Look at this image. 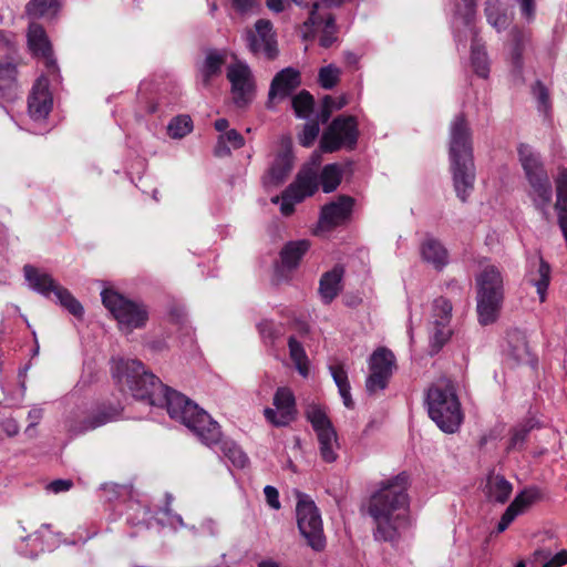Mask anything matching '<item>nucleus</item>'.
<instances>
[{"instance_id":"nucleus-1","label":"nucleus","mask_w":567,"mask_h":567,"mask_svg":"<svg viewBox=\"0 0 567 567\" xmlns=\"http://www.w3.org/2000/svg\"><path fill=\"white\" fill-rule=\"evenodd\" d=\"M122 392L152 406L166 408L171 419L190 430L202 443H212L219 435V424L183 393L165 385L145 370L138 360H120L113 372Z\"/></svg>"},{"instance_id":"nucleus-2","label":"nucleus","mask_w":567,"mask_h":567,"mask_svg":"<svg viewBox=\"0 0 567 567\" xmlns=\"http://www.w3.org/2000/svg\"><path fill=\"white\" fill-rule=\"evenodd\" d=\"M409 475L405 472L382 483L369 506V513L377 524L374 538L393 542L399 530L409 525Z\"/></svg>"},{"instance_id":"nucleus-3","label":"nucleus","mask_w":567,"mask_h":567,"mask_svg":"<svg viewBox=\"0 0 567 567\" xmlns=\"http://www.w3.org/2000/svg\"><path fill=\"white\" fill-rule=\"evenodd\" d=\"M449 156L456 196L466 202L474 189L475 166L472 133L464 114H458L451 123Z\"/></svg>"},{"instance_id":"nucleus-4","label":"nucleus","mask_w":567,"mask_h":567,"mask_svg":"<svg viewBox=\"0 0 567 567\" xmlns=\"http://www.w3.org/2000/svg\"><path fill=\"white\" fill-rule=\"evenodd\" d=\"M430 417L445 433H454L463 422L461 403L451 380H441L431 385L426 393Z\"/></svg>"},{"instance_id":"nucleus-5","label":"nucleus","mask_w":567,"mask_h":567,"mask_svg":"<svg viewBox=\"0 0 567 567\" xmlns=\"http://www.w3.org/2000/svg\"><path fill=\"white\" fill-rule=\"evenodd\" d=\"M476 285L478 322L483 326L494 323L504 301L503 277L499 269L493 265L486 266L477 276Z\"/></svg>"},{"instance_id":"nucleus-6","label":"nucleus","mask_w":567,"mask_h":567,"mask_svg":"<svg viewBox=\"0 0 567 567\" xmlns=\"http://www.w3.org/2000/svg\"><path fill=\"white\" fill-rule=\"evenodd\" d=\"M518 156L532 188L530 196L534 205L547 219V209L553 198V188L548 174L540 162L539 155L534 153L528 145L522 144L518 147Z\"/></svg>"},{"instance_id":"nucleus-7","label":"nucleus","mask_w":567,"mask_h":567,"mask_svg":"<svg viewBox=\"0 0 567 567\" xmlns=\"http://www.w3.org/2000/svg\"><path fill=\"white\" fill-rule=\"evenodd\" d=\"M101 297L104 307L117 321L121 331L131 333L146 326L150 313L143 302L131 300L112 289H104Z\"/></svg>"},{"instance_id":"nucleus-8","label":"nucleus","mask_w":567,"mask_h":567,"mask_svg":"<svg viewBox=\"0 0 567 567\" xmlns=\"http://www.w3.org/2000/svg\"><path fill=\"white\" fill-rule=\"evenodd\" d=\"M24 278L29 286L42 296L50 298L54 295L56 301L76 318H82L84 310L82 305L72 296V293L59 285L51 275L41 271L32 265L23 267Z\"/></svg>"},{"instance_id":"nucleus-9","label":"nucleus","mask_w":567,"mask_h":567,"mask_svg":"<svg viewBox=\"0 0 567 567\" xmlns=\"http://www.w3.org/2000/svg\"><path fill=\"white\" fill-rule=\"evenodd\" d=\"M297 499L296 516L299 532L313 550L320 551L326 546L320 512L308 495L298 492Z\"/></svg>"},{"instance_id":"nucleus-10","label":"nucleus","mask_w":567,"mask_h":567,"mask_svg":"<svg viewBox=\"0 0 567 567\" xmlns=\"http://www.w3.org/2000/svg\"><path fill=\"white\" fill-rule=\"evenodd\" d=\"M359 137L358 122L354 116L339 115L332 120L320 138L323 153H334L341 148L352 151Z\"/></svg>"},{"instance_id":"nucleus-11","label":"nucleus","mask_w":567,"mask_h":567,"mask_svg":"<svg viewBox=\"0 0 567 567\" xmlns=\"http://www.w3.org/2000/svg\"><path fill=\"white\" fill-rule=\"evenodd\" d=\"M370 374L367 378L365 388L369 393L384 390L395 369V357L386 348H378L369 359Z\"/></svg>"},{"instance_id":"nucleus-12","label":"nucleus","mask_w":567,"mask_h":567,"mask_svg":"<svg viewBox=\"0 0 567 567\" xmlns=\"http://www.w3.org/2000/svg\"><path fill=\"white\" fill-rule=\"evenodd\" d=\"M227 79L231 84L233 102L238 109H246L254 100L255 83L249 66L240 61L227 68Z\"/></svg>"},{"instance_id":"nucleus-13","label":"nucleus","mask_w":567,"mask_h":567,"mask_svg":"<svg viewBox=\"0 0 567 567\" xmlns=\"http://www.w3.org/2000/svg\"><path fill=\"white\" fill-rule=\"evenodd\" d=\"M245 41L249 51L255 55L262 54L268 60H274L278 54L272 23L269 20L259 19L255 23V30L246 31Z\"/></svg>"},{"instance_id":"nucleus-14","label":"nucleus","mask_w":567,"mask_h":567,"mask_svg":"<svg viewBox=\"0 0 567 567\" xmlns=\"http://www.w3.org/2000/svg\"><path fill=\"white\" fill-rule=\"evenodd\" d=\"M122 411L120 404L102 403L96 406L90 414L82 419H72L69 421V431L75 435L95 430L109 422L117 419Z\"/></svg>"},{"instance_id":"nucleus-15","label":"nucleus","mask_w":567,"mask_h":567,"mask_svg":"<svg viewBox=\"0 0 567 567\" xmlns=\"http://www.w3.org/2000/svg\"><path fill=\"white\" fill-rule=\"evenodd\" d=\"M274 405L276 410L266 408L264 415L266 420L275 426L288 425L296 415V400L289 388H278L274 395Z\"/></svg>"},{"instance_id":"nucleus-16","label":"nucleus","mask_w":567,"mask_h":567,"mask_svg":"<svg viewBox=\"0 0 567 567\" xmlns=\"http://www.w3.org/2000/svg\"><path fill=\"white\" fill-rule=\"evenodd\" d=\"M28 45L32 54L42 58L49 74L58 72V64L52 56V47L44 28L38 22H31L28 28Z\"/></svg>"},{"instance_id":"nucleus-17","label":"nucleus","mask_w":567,"mask_h":567,"mask_svg":"<svg viewBox=\"0 0 567 567\" xmlns=\"http://www.w3.org/2000/svg\"><path fill=\"white\" fill-rule=\"evenodd\" d=\"M353 206L354 199L351 196L341 195L321 208L319 221L326 228L341 226L350 220Z\"/></svg>"},{"instance_id":"nucleus-18","label":"nucleus","mask_w":567,"mask_h":567,"mask_svg":"<svg viewBox=\"0 0 567 567\" xmlns=\"http://www.w3.org/2000/svg\"><path fill=\"white\" fill-rule=\"evenodd\" d=\"M53 100L49 91V82L44 76L38 79L28 99L30 116L35 121L44 120L52 110Z\"/></svg>"},{"instance_id":"nucleus-19","label":"nucleus","mask_w":567,"mask_h":567,"mask_svg":"<svg viewBox=\"0 0 567 567\" xmlns=\"http://www.w3.org/2000/svg\"><path fill=\"white\" fill-rule=\"evenodd\" d=\"M319 188V175L317 168L305 165L298 172L296 179L287 187V196L295 202H302L305 198L316 194Z\"/></svg>"},{"instance_id":"nucleus-20","label":"nucleus","mask_w":567,"mask_h":567,"mask_svg":"<svg viewBox=\"0 0 567 567\" xmlns=\"http://www.w3.org/2000/svg\"><path fill=\"white\" fill-rule=\"evenodd\" d=\"M301 84L300 72L291 66L279 71L272 79L268 97L270 101L276 99L284 100L292 94Z\"/></svg>"},{"instance_id":"nucleus-21","label":"nucleus","mask_w":567,"mask_h":567,"mask_svg":"<svg viewBox=\"0 0 567 567\" xmlns=\"http://www.w3.org/2000/svg\"><path fill=\"white\" fill-rule=\"evenodd\" d=\"M319 19L311 25H307L306 21L303 22V39L309 40L315 37V31L318 28L322 27V32L319 38L320 47L328 49L330 48L337 40V25L336 18L330 12H319Z\"/></svg>"},{"instance_id":"nucleus-22","label":"nucleus","mask_w":567,"mask_h":567,"mask_svg":"<svg viewBox=\"0 0 567 567\" xmlns=\"http://www.w3.org/2000/svg\"><path fill=\"white\" fill-rule=\"evenodd\" d=\"M344 268L336 265L331 270L322 274L319 280L318 292L324 305H330L342 291Z\"/></svg>"},{"instance_id":"nucleus-23","label":"nucleus","mask_w":567,"mask_h":567,"mask_svg":"<svg viewBox=\"0 0 567 567\" xmlns=\"http://www.w3.org/2000/svg\"><path fill=\"white\" fill-rule=\"evenodd\" d=\"M205 445L213 449L216 453L224 455L228 458L233 465L236 467L243 468L248 463L247 455L241 451V449L233 441L223 439L221 431L219 430V435L212 443H204Z\"/></svg>"},{"instance_id":"nucleus-24","label":"nucleus","mask_w":567,"mask_h":567,"mask_svg":"<svg viewBox=\"0 0 567 567\" xmlns=\"http://www.w3.org/2000/svg\"><path fill=\"white\" fill-rule=\"evenodd\" d=\"M309 248L310 241L307 239L288 241L280 251L282 268L288 270L296 269Z\"/></svg>"},{"instance_id":"nucleus-25","label":"nucleus","mask_w":567,"mask_h":567,"mask_svg":"<svg viewBox=\"0 0 567 567\" xmlns=\"http://www.w3.org/2000/svg\"><path fill=\"white\" fill-rule=\"evenodd\" d=\"M17 65L10 61L0 62V99L10 101L13 100L17 90H18V81H17Z\"/></svg>"},{"instance_id":"nucleus-26","label":"nucleus","mask_w":567,"mask_h":567,"mask_svg":"<svg viewBox=\"0 0 567 567\" xmlns=\"http://www.w3.org/2000/svg\"><path fill=\"white\" fill-rule=\"evenodd\" d=\"M292 166H293V155H292L291 150L286 148V150L280 151L276 155V157L268 171L270 182L275 185H279V184L284 183L285 179L290 174Z\"/></svg>"},{"instance_id":"nucleus-27","label":"nucleus","mask_w":567,"mask_h":567,"mask_svg":"<svg viewBox=\"0 0 567 567\" xmlns=\"http://www.w3.org/2000/svg\"><path fill=\"white\" fill-rule=\"evenodd\" d=\"M421 254L425 261L432 264L436 269L447 265L449 254L446 248L435 238H426L421 246Z\"/></svg>"},{"instance_id":"nucleus-28","label":"nucleus","mask_w":567,"mask_h":567,"mask_svg":"<svg viewBox=\"0 0 567 567\" xmlns=\"http://www.w3.org/2000/svg\"><path fill=\"white\" fill-rule=\"evenodd\" d=\"M485 489L491 501L504 504L512 494L513 485L504 476L491 474L487 477Z\"/></svg>"},{"instance_id":"nucleus-29","label":"nucleus","mask_w":567,"mask_h":567,"mask_svg":"<svg viewBox=\"0 0 567 567\" xmlns=\"http://www.w3.org/2000/svg\"><path fill=\"white\" fill-rule=\"evenodd\" d=\"M509 353L517 363L532 365L536 363V359L529 350L526 337L522 332L516 331L509 336Z\"/></svg>"},{"instance_id":"nucleus-30","label":"nucleus","mask_w":567,"mask_h":567,"mask_svg":"<svg viewBox=\"0 0 567 567\" xmlns=\"http://www.w3.org/2000/svg\"><path fill=\"white\" fill-rule=\"evenodd\" d=\"M471 62L474 72L483 78L486 79L489 73V63L487 59V53L484 49V45L480 42L477 39V35L474 34L472 39L471 44Z\"/></svg>"},{"instance_id":"nucleus-31","label":"nucleus","mask_w":567,"mask_h":567,"mask_svg":"<svg viewBox=\"0 0 567 567\" xmlns=\"http://www.w3.org/2000/svg\"><path fill=\"white\" fill-rule=\"evenodd\" d=\"M244 144V136L237 130L231 128L219 135L214 153L218 157L227 156L230 154V148L238 150Z\"/></svg>"},{"instance_id":"nucleus-32","label":"nucleus","mask_w":567,"mask_h":567,"mask_svg":"<svg viewBox=\"0 0 567 567\" xmlns=\"http://www.w3.org/2000/svg\"><path fill=\"white\" fill-rule=\"evenodd\" d=\"M544 498V491L536 486L532 485L522 489L509 504L515 509H517L518 514H523L528 507L533 504L540 502Z\"/></svg>"},{"instance_id":"nucleus-33","label":"nucleus","mask_w":567,"mask_h":567,"mask_svg":"<svg viewBox=\"0 0 567 567\" xmlns=\"http://www.w3.org/2000/svg\"><path fill=\"white\" fill-rule=\"evenodd\" d=\"M61 8V0H30L25 6V12L32 18L52 17Z\"/></svg>"},{"instance_id":"nucleus-34","label":"nucleus","mask_w":567,"mask_h":567,"mask_svg":"<svg viewBox=\"0 0 567 567\" xmlns=\"http://www.w3.org/2000/svg\"><path fill=\"white\" fill-rule=\"evenodd\" d=\"M331 375L333 381L336 382L339 393L342 398L343 404L348 409H352L354 406V402L351 398V386L349 383L348 374L344 368L341 364H334L330 367Z\"/></svg>"},{"instance_id":"nucleus-35","label":"nucleus","mask_w":567,"mask_h":567,"mask_svg":"<svg viewBox=\"0 0 567 567\" xmlns=\"http://www.w3.org/2000/svg\"><path fill=\"white\" fill-rule=\"evenodd\" d=\"M319 442L320 456L327 463H332L337 460V450L339 447L336 431H328L317 434Z\"/></svg>"},{"instance_id":"nucleus-36","label":"nucleus","mask_w":567,"mask_h":567,"mask_svg":"<svg viewBox=\"0 0 567 567\" xmlns=\"http://www.w3.org/2000/svg\"><path fill=\"white\" fill-rule=\"evenodd\" d=\"M538 423L534 419H527L523 423L516 425L511 431V437L507 450H523L524 444L529 435V432L537 427Z\"/></svg>"},{"instance_id":"nucleus-37","label":"nucleus","mask_w":567,"mask_h":567,"mask_svg":"<svg viewBox=\"0 0 567 567\" xmlns=\"http://www.w3.org/2000/svg\"><path fill=\"white\" fill-rule=\"evenodd\" d=\"M342 181V168L339 164L326 165L319 176V184L324 193H331L337 189Z\"/></svg>"},{"instance_id":"nucleus-38","label":"nucleus","mask_w":567,"mask_h":567,"mask_svg":"<svg viewBox=\"0 0 567 567\" xmlns=\"http://www.w3.org/2000/svg\"><path fill=\"white\" fill-rule=\"evenodd\" d=\"M529 281L536 287L540 301H544L550 282V267L543 258H539L538 269L530 272Z\"/></svg>"},{"instance_id":"nucleus-39","label":"nucleus","mask_w":567,"mask_h":567,"mask_svg":"<svg viewBox=\"0 0 567 567\" xmlns=\"http://www.w3.org/2000/svg\"><path fill=\"white\" fill-rule=\"evenodd\" d=\"M225 63V55L217 52L210 51L204 61L202 69L203 84L208 85L212 78L218 75L221 71V66Z\"/></svg>"},{"instance_id":"nucleus-40","label":"nucleus","mask_w":567,"mask_h":567,"mask_svg":"<svg viewBox=\"0 0 567 567\" xmlns=\"http://www.w3.org/2000/svg\"><path fill=\"white\" fill-rule=\"evenodd\" d=\"M290 359L295 363L297 371L302 375L307 377L309 372L308 358L302 344L293 337L288 339Z\"/></svg>"},{"instance_id":"nucleus-41","label":"nucleus","mask_w":567,"mask_h":567,"mask_svg":"<svg viewBox=\"0 0 567 567\" xmlns=\"http://www.w3.org/2000/svg\"><path fill=\"white\" fill-rule=\"evenodd\" d=\"M485 16L487 22L495 28L498 32L505 30L511 22V19L505 10L501 9L498 4L487 0L485 7Z\"/></svg>"},{"instance_id":"nucleus-42","label":"nucleus","mask_w":567,"mask_h":567,"mask_svg":"<svg viewBox=\"0 0 567 567\" xmlns=\"http://www.w3.org/2000/svg\"><path fill=\"white\" fill-rule=\"evenodd\" d=\"M433 329L430 339L431 354L437 353L444 344L450 340L452 330L450 323L432 322Z\"/></svg>"},{"instance_id":"nucleus-43","label":"nucleus","mask_w":567,"mask_h":567,"mask_svg":"<svg viewBox=\"0 0 567 567\" xmlns=\"http://www.w3.org/2000/svg\"><path fill=\"white\" fill-rule=\"evenodd\" d=\"M307 419L317 434L334 430L326 412L319 406H311L307 411Z\"/></svg>"},{"instance_id":"nucleus-44","label":"nucleus","mask_w":567,"mask_h":567,"mask_svg":"<svg viewBox=\"0 0 567 567\" xmlns=\"http://www.w3.org/2000/svg\"><path fill=\"white\" fill-rule=\"evenodd\" d=\"M512 39V60L516 68L522 66V56L527 41V34L524 30L515 27L511 30Z\"/></svg>"},{"instance_id":"nucleus-45","label":"nucleus","mask_w":567,"mask_h":567,"mask_svg":"<svg viewBox=\"0 0 567 567\" xmlns=\"http://www.w3.org/2000/svg\"><path fill=\"white\" fill-rule=\"evenodd\" d=\"M315 104L313 96L306 90L301 91L292 99V107L296 115L300 118H307L312 112Z\"/></svg>"},{"instance_id":"nucleus-46","label":"nucleus","mask_w":567,"mask_h":567,"mask_svg":"<svg viewBox=\"0 0 567 567\" xmlns=\"http://www.w3.org/2000/svg\"><path fill=\"white\" fill-rule=\"evenodd\" d=\"M452 303L444 297H439L432 303V322L450 323L452 319Z\"/></svg>"},{"instance_id":"nucleus-47","label":"nucleus","mask_w":567,"mask_h":567,"mask_svg":"<svg viewBox=\"0 0 567 567\" xmlns=\"http://www.w3.org/2000/svg\"><path fill=\"white\" fill-rule=\"evenodd\" d=\"M193 130V121L189 115L174 117L167 127L168 135L173 138H183Z\"/></svg>"},{"instance_id":"nucleus-48","label":"nucleus","mask_w":567,"mask_h":567,"mask_svg":"<svg viewBox=\"0 0 567 567\" xmlns=\"http://www.w3.org/2000/svg\"><path fill=\"white\" fill-rule=\"evenodd\" d=\"M343 2H344V0H312L310 10H309V17L306 20V24L307 25L313 24L320 18L319 12H327L326 10H328L332 7H339Z\"/></svg>"},{"instance_id":"nucleus-49","label":"nucleus","mask_w":567,"mask_h":567,"mask_svg":"<svg viewBox=\"0 0 567 567\" xmlns=\"http://www.w3.org/2000/svg\"><path fill=\"white\" fill-rule=\"evenodd\" d=\"M340 74L337 66L329 64L319 70L318 81L323 89L331 90L338 84Z\"/></svg>"},{"instance_id":"nucleus-50","label":"nucleus","mask_w":567,"mask_h":567,"mask_svg":"<svg viewBox=\"0 0 567 567\" xmlns=\"http://www.w3.org/2000/svg\"><path fill=\"white\" fill-rule=\"evenodd\" d=\"M455 14L462 19L463 24L473 32V35L476 34L474 32V21H475V17H476V1H470V2L463 3V6H457Z\"/></svg>"},{"instance_id":"nucleus-51","label":"nucleus","mask_w":567,"mask_h":567,"mask_svg":"<svg viewBox=\"0 0 567 567\" xmlns=\"http://www.w3.org/2000/svg\"><path fill=\"white\" fill-rule=\"evenodd\" d=\"M320 132L319 121H310L303 125L302 132L299 135V143L305 147H310Z\"/></svg>"},{"instance_id":"nucleus-52","label":"nucleus","mask_w":567,"mask_h":567,"mask_svg":"<svg viewBox=\"0 0 567 567\" xmlns=\"http://www.w3.org/2000/svg\"><path fill=\"white\" fill-rule=\"evenodd\" d=\"M231 9L239 16L254 13L259 8V0H229Z\"/></svg>"},{"instance_id":"nucleus-53","label":"nucleus","mask_w":567,"mask_h":567,"mask_svg":"<svg viewBox=\"0 0 567 567\" xmlns=\"http://www.w3.org/2000/svg\"><path fill=\"white\" fill-rule=\"evenodd\" d=\"M262 339L274 342L280 334V330L272 320H262L257 326Z\"/></svg>"},{"instance_id":"nucleus-54","label":"nucleus","mask_w":567,"mask_h":567,"mask_svg":"<svg viewBox=\"0 0 567 567\" xmlns=\"http://www.w3.org/2000/svg\"><path fill=\"white\" fill-rule=\"evenodd\" d=\"M533 94L538 102L539 109L547 111L550 106L549 92L540 81H537L533 86Z\"/></svg>"},{"instance_id":"nucleus-55","label":"nucleus","mask_w":567,"mask_h":567,"mask_svg":"<svg viewBox=\"0 0 567 567\" xmlns=\"http://www.w3.org/2000/svg\"><path fill=\"white\" fill-rule=\"evenodd\" d=\"M72 487H73V481L72 480H63V478L54 480L47 485V489L54 494L68 492Z\"/></svg>"},{"instance_id":"nucleus-56","label":"nucleus","mask_w":567,"mask_h":567,"mask_svg":"<svg viewBox=\"0 0 567 567\" xmlns=\"http://www.w3.org/2000/svg\"><path fill=\"white\" fill-rule=\"evenodd\" d=\"M264 494H265L267 504L271 508H274V509H279L280 508L279 493H278L276 487L267 485L264 488Z\"/></svg>"},{"instance_id":"nucleus-57","label":"nucleus","mask_w":567,"mask_h":567,"mask_svg":"<svg viewBox=\"0 0 567 567\" xmlns=\"http://www.w3.org/2000/svg\"><path fill=\"white\" fill-rule=\"evenodd\" d=\"M291 1L302 8L309 7L307 0H291ZM266 4L271 11H274L276 13H280L285 10V3L282 0H266Z\"/></svg>"},{"instance_id":"nucleus-58","label":"nucleus","mask_w":567,"mask_h":567,"mask_svg":"<svg viewBox=\"0 0 567 567\" xmlns=\"http://www.w3.org/2000/svg\"><path fill=\"white\" fill-rule=\"evenodd\" d=\"M565 565H567V549L558 551L543 567H563Z\"/></svg>"},{"instance_id":"nucleus-59","label":"nucleus","mask_w":567,"mask_h":567,"mask_svg":"<svg viewBox=\"0 0 567 567\" xmlns=\"http://www.w3.org/2000/svg\"><path fill=\"white\" fill-rule=\"evenodd\" d=\"M297 202L293 200L291 196H287V189L282 194V203L280 206V212L285 216H289L295 212V204Z\"/></svg>"},{"instance_id":"nucleus-60","label":"nucleus","mask_w":567,"mask_h":567,"mask_svg":"<svg viewBox=\"0 0 567 567\" xmlns=\"http://www.w3.org/2000/svg\"><path fill=\"white\" fill-rule=\"evenodd\" d=\"M520 4L522 14L530 19L535 13V0H517Z\"/></svg>"},{"instance_id":"nucleus-61","label":"nucleus","mask_w":567,"mask_h":567,"mask_svg":"<svg viewBox=\"0 0 567 567\" xmlns=\"http://www.w3.org/2000/svg\"><path fill=\"white\" fill-rule=\"evenodd\" d=\"M518 515L519 514H518L517 509H515L513 506L508 505V507L503 513L501 520H503L507 525H511Z\"/></svg>"},{"instance_id":"nucleus-62","label":"nucleus","mask_w":567,"mask_h":567,"mask_svg":"<svg viewBox=\"0 0 567 567\" xmlns=\"http://www.w3.org/2000/svg\"><path fill=\"white\" fill-rule=\"evenodd\" d=\"M42 414H43V410L40 408H34V409L30 410L28 413V419L30 420L29 427L35 426L39 423V421L42 419Z\"/></svg>"},{"instance_id":"nucleus-63","label":"nucleus","mask_w":567,"mask_h":567,"mask_svg":"<svg viewBox=\"0 0 567 567\" xmlns=\"http://www.w3.org/2000/svg\"><path fill=\"white\" fill-rule=\"evenodd\" d=\"M321 105L324 106V107L330 109L333 112V110H340L343 106V102H338L337 103L336 100L332 96L326 95L322 99Z\"/></svg>"},{"instance_id":"nucleus-64","label":"nucleus","mask_w":567,"mask_h":567,"mask_svg":"<svg viewBox=\"0 0 567 567\" xmlns=\"http://www.w3.org/2000/svg\"><path fill=\"white\" fill-rule=\"evenodd\" d=\"M331 114H332V111L330 109L324 107V106L321 105L320 111H319L317 117L322 123H326L330 118Z\"/></svg>"}]
</instances>
